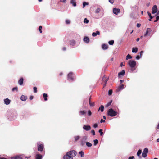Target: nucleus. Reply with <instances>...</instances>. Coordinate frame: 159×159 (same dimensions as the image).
Instances as JSON below:
<instances>
[{
    "instance_id": "27",
    "label": "nucleus",
    "mask_w": 159,
    "mask_h": 159,
    "mask_svg": "<svg viewBox=\"0 0 159 159\" xmlns=\"http://www.w3.org/2000/svg\"><path fill=\"white\" fill-rule=\"evenodd\" d=\"M75 43V41L74 40H71L70 41V45L74 46Z\"/></svg>"
},
{
    "instance_id": "62",
    "label": "nucleus",
    "mask_w": 159,
    "mask_h": 159,
    "mask_svg": "<svg viewBox=\"0 0 159 159\" xmlns=\"http://www.w3.org/2000/svg\"><path fill=\"white\" fill-rule=\"evenodd\" d=\"M124 80H120V84H121L123 82H124Z\"/></svg>"
},
{
    "instance_id": "51",
    "label": "nucleus",
    "mask_w": 159,
    "mask_h": 159,
    "mask_svg": "<svg viewBox=\"0 0 159 159\" xmlns=\"http://www.w3.org/2000/svg\"><path fill=\"white\" fill-rule=\"evenodd\" d=\"M98 127V125L97 124H95L93 125V127L94 128H96Z\"/></svg>"
},
{
    "instance_id": "23",
    "label": "nucleus",
    "mask_w": 159,
    "mask_h": 159,
    "mask_svg": "<svg viewBox=\"0 0 159 159\" xmlns=\"http://www.w3.org/2000/svg\"><path fill=\"white\" fill-rule=\"evenodd\" d=\"M102 81H104L105 83L104 85V86H105L106 85V83L108 81V79L107 78L103 77L102 79Z\"/></svg>"
},
{
    "instance_id": "14",
    "label": "nucleus",
    "mask_w": 159,
    "mask_h": 159,
    "mask_svg": "<svg viewBox=\"0 0 159 159\" xmlns=\"http://www.w3.org/2000/svg\"><path fill=\"white\" fill-rule=\"evenodd\" d=\"M42 156L39 154H37L35 156L36 159H42Z\"/></svg>"
},
{
    "instance_id": "37",
    "label": "nucleus",
    "mask_w": 159,
    "mask_h": 159,
    "mask_svg": "<svg viewBox=\"0 0 159 159\" xmlns=\"http://www.w3.org/2000/svg\"><path fill=\"white\" fill-rule=\"evenodd\" d=\"M99 132L100 133L101 136H102L103 134V132H102V129H100L99 130Z\"/></svg>"
},
{
    "instance_id": "47",
    "label": "nucleus",
    "mask_w": 159,
    "mask_h": 159,
    "mask_svg": "<svg viewBox=\"0 0 159 159\" xmlns=\"http://www.w3.org/2000/svg\"><path fill=\"white\" fill-rule=\"evenodd\" d=\"M91 133L93 135H95V132L94 130H92L91 131Z\"/></svg>"
},
{
    "instance_id": "28",
    "label": "nucleus",
    "mask_w": 159,
    "mask_h": 159,
    "mask_svg": "<svg viewBox=\"0 0 159 159\" xmlns=\"http://www.w3.org/2000/svg\"><path fill=\"white\" fill-rule=\"evenodd\" d=\"M43 97L44 98V100L46 101L47 100V94L44 93L43 94Z\"/></svg>"
},
{
    "instance_id": "29",
    "label": "nucleus",
    "mask_w": 159,
    "mask_h": 159,
    "mask_svg": "<svg viewBox=\"0 0 159 159\" xmlns=\"http://www.w3.org/2000/svg\"><path fill=\"white\" fill-rule=\"evenodd\" d=\"M86 146L89 147H91L92 146V144L89 142H86Z\"/></svg>"
},
{
    "instance_id": "17",
    "label": "nucleus",
    "mask_w": 159,
    "mask_h": 159,
    "mask_svg": "<svg viewBox=\"0 0 159 159\" xmlns=\"http://www.w3.org/2000/svg\"><path fill=\"white\" fill-rule=\"evenodd\" d=\"M70 2L73 6L75 7L76 6V0H71Z\"/></svg>"
},
{
    "instance_id": "5",
    "label": "nucleus",
    "mask_w": 159,
    "mask_h": 159,
    "mask_svg": "<svg viewBox=\"0 0 159 159\" xmlns=\"http://www.w3.org/2000/svg\"><path fill=\"white\" fill-rule=\"evenodd\" d=\"M148 151V149L147 148H145L144 149L142 154L143 157H146Z\"/></svg>"
},
{
    "instance_id": "32",
    "label": "nucleus",
    "mask_w": 159,
    "mask_h": 159,
    "mask_svg": "<svg viewBox=\"0 0 159 159\" xmlns=\"http://www.w3.org/2000/svg\"><path fill=\"white\" fill-rule=\"evenodd\" d=\"M132 58V57L129 54H128L126 57V60H127L128 59H131Z\"/></svg>"
},
{
    "instance_id": "59",
    "label": "nucleus",
    "mask_w": 159,
    "mask_h": 159,
    "mask_svg": "<svg viewBox=\"0 0 159 159\" xmlns=\"http://www.w3.org/2000/svg\"><path fill=\"white\" fill-rule=\"evenodd\" d=\"M14 113L15 114V117L16 118L17 116V113L16 112H14Z\"/></svg>"
},
{
    "instance_id": "43",
    "label": "nucleus",
    "mask_w": 159,
    "mask_h": 159,
    "mask_svg": "<svg viewBox=\"0 0 159 159\" xmlns=\"http://www.w3.org/2000/svg\"><path fill=\"white\" fill-rule=\"evenodd\" d=\"M156 20L154 21V22H156L158 21L159 19V16L156 15Z\"/></svg>"
},
{
    "instance_id": "34",
    "label": "nucleus",
    "mask_w": 159,
    "mask_h": 159,
    "mask_svg": "<svg viewBox=\"0 0 159 159\" xmlns=\"http://www.w3.org/2000/svg\"><path fill=\"white\" fill-rule=\"evenodd\" d=\"M84 23L87 24L89 22V20L87 18H85L84 19Z\"/></svg>"
},
{
    "instance_id": "42",
    "label": "nucleus",
    "mask_w": 159,
    "mask_h": 159,
    "mask_svg": "<svg viewBox=\"0 0 159 159\" xmlns=\"http://www.w3.org/2000/svg\"><path fill=\"white\" fill-rule=\"evenodd\" d=\"M88 3L87 2H84L83 3V7L84 8L86 5H88Z\"/></svg>"
},
{
    "instance_id": "45",
    "label": "nucleus",
    "mask_w": 159,
    "mask_h": 159,
    "mask_svg": "<svg viewBox=\"0 0 159 159\" xmlns=\"http://www.w3.org/2000/svg\"><path fill=\"white\" fill-rule=\"evenodd\" d=\"M15 90H16V91H18V88L17 87H14L12 89L13 91H14Z\"/></svg>"
},
{
    "instance_id": "53",
    "label": "nucleus",
    "mask_w": 159,
    "mask_h": 159,
    "mask_svg": "<svg viewBox=\"0 0 159 159\" xmlns=\"http://www.w3.org/2000/svg\"><path fill=\"white\" fill-rule=\"evenodd\" d=\"M109 2L111 3H113L114 2V0H109Z\"/></svg>"
},
{
    "instance_id": "6",
    "label": "nucleus",
    "mask_w": 159,
    "mask_h": 159,
    "mask_svg": "<svg viewBox=\"0 0 159 159\" xmlns=\"http://www.w3.org/2000/svg\"><path fill=\"white\" fill-rule=\"evenodd\" d=\"M38 150L39 151H42L44 148L43 145V144H39V143H38Z\"/></svg>"
},
{
    "instance_id": "18",
    "label": "nucleus",
    "mask_w": 159,
    "mask_h": 159,
    "mask_svg": "<svg viewBox=\"0 0 159 159\" xmlns=\"http://www.w3.org/2000/svg\"><path fill=\"white\" fill-rule=\"evenodd\" d=\"M102 47L103 50H106L108 48V45L105 44H103L102 45Z\"/></svg>"
},
{
    "instance_id": "64",
    "label": "nucleus",
    "mask_w": 159,
    "mask_h": 159,
    "mask_svg": "<svg viewBox=\"0 0 159 159\" xmlns=\"http://www.w3.org/2000/svg\"><path fill=\"white\" fill-rule=\"evenodd\" d=\"M0 159H6V158H2V157H0Z\"/></svg>"
},
{
    "instance_id": "12",
    "label": "nucleus",
    "mask_w": 159,
    "mask_h": 159,
    "mask_svg": "<svg viewBox=\"0 0 159 159\" xmlns=\"http://www.w3.org/2000/svg\"><path fill=\"white\" fill-rule=\"evenodd\" d=\"M4 102L5 104L6 105H9L11 102V100H9L8 98H7L6 99H5L4 100Z\"/></svg>"
},
{
    "instance_id": "36",
    "label": "nucleus",
    "mask_w": 159,
    "mask_h": 159,
    "mask_svg": "<svg viewBox=\"0 0 159 159\" xmlns=\"http://www.w3.org/2000/svg\"><path fill=\"white\" fill-rule=\"evenodd\" d=\"M98 142L97 139H95L94 140V145H96Z\"/></svg>"
},
{
    "instance_id": "55",
    "label": "nucleus",
    "mask_w": 159,
    "mask_h": 159,
    "mask_svg": "<svg viewBox=\"0 0 159 159\" xmlns=\"http://www.w3.org/2000/svg\"><path fill=\"white\" fill-rule=\"evenodd\" d=\"M141 26V24L139 23H138L137 25V27L138 28L139 27Z\"/></svg>"
},
{
    "instance_id": "38",
    "label": "nucleus",
    "mask_w": 159,
    "mask_h": 159,
    "mask_svg": "<svg viewBox=\"0 0 159 159\" xmlns=\"http://www.w3.org/2000/svg\"><path fill=\"white\" fill-rule=\"evenodd\" d=\"M80 137L79 136H76L75 137V140L76 141L80 139Z\"/></svg>"
},
{
    "instance_id": "13",
    "label": "nucleus",
    "mask_w": 159,
    "mask_h": 159,
    "mask_svg": "<svg viewBox=\"0 0 159 159\" xmlns=\"http://www.w3.org/2000/svg\"><path fill=\"white\" fill-rule=\"evenodd\" d=\"M125 73V71L124 70H122L121 72H120L118 73V77H120L121 76H123Z\"/></svg>"
},
{
    "instance_id": "21",
    "label": "nucleus",
    "mask_w": 159,
    "mask_h": 159,
    "mask_svg": "<svg viewBox=\"0 0 159 159\" xmlns=\"http://www.w3.org/2000/svg\"><path fill=\"white\" fill-rule=\"evenodd\" d=\"M90 99H91V97H90V98H89V104L91 106L93 107L94 106V103L91 102V101Z\"/></svg>"
},
{
    "instance_id": "26",
    "label": "nucleus",
    "mask_w": 159,
    "mask_h": 159,
    "mask_svg": "<svg viewBox=\"0 0 159 159\" xmlns=\"http://www.w3.org/2000/svg\"><path fill=\"white\" fill-rule=\"evenodd\" d=\"M101 11V9L99 8H97L95 11V13L96 14L99 13Z\"/></svg>"
},
{
    "instance_id": "49",
    "label": "nucleus",
    "mask_w": 159,
    "mask_h": 159,
    "mask_svg": "<svg viewBox=\"0 0 159 159\" xmlns=\"http://www.w3.org/2000/svg\"><path fill=\"white\" fill-rule=\"evenodd\" d=\"M88 115L89 116H90L91 115H92V113H91V112L90 111V110H89L88 111Z\"/></svg>"
},
{
    "instance_id": "2",
    "label": "nucleus",
    "mask_w": 159,
    "mask_h": 159,
    "mask_svg": "<svg viewBox=\"0 0 159 159\" xmlns=\"http://www.w3.org/2000/svg\"><path fill=\"white\" fill-rule=\"evenodd\" d=\"M117 114V112L112 109H109L107 112V115L111 117L114 116Z\"/></svg>"
},
{
    "instance_id": "60",
    "label": "nucleus",
    "mask_w": 159,
    "mask_h": 159,
    "mask_svg": "<svg viewBox=\"0 0 159 159\" xmlns=\"http://www.w3.org/2000/svg\"><path fill=\"white\" fill-rule=\"evenodd\" d=\"M124 66V65L123 64V62H121V64H120V66L121 67H122L123 66Z\"/></svg>"
},
{
    "instance_id": "1",
    "label": "nucleus",
    "mask_w": 159,
    "mask_h": 159,
    "mask_svg": "<svg viewBox=\"0 0 159 159\" xmlns=\"http://www.w3.org/2000/svg\"><path fill=\"white\" fill-rule=\"evenodd\" d=\"M76 154V152L74 150L68 152L63 157V159H73Z\"/></svg>"
},
{
    "instance_id": "31",
    "label": "nucleus",
    "mask_w": 159,
    "mask_h": 159,
    "mask_svg": "<svg viewBox=\"0 0 159 159\" xmlns=\"http://www.w3.org/2000/svg\"><path fill=\"white\" fill-rule=\"evenodd\" d=\"M86 112L84 111H80V113L81 115H84L86 114Z\"/></svg>"
},
{
    "instance_id": "19",
    "label": "nucleus",
    "mask_w": 159,
    "mask_h": 159,
    "mask_svg": "<svg viewBox=\"0 0 159 159\" xmlns=\"http://www.w3.org/2000/svg\"><path fill=\"white\" fill-rule=\"evenodd\" d=\"M11 159H22L21 157L18 156H16L14 157H12L11 158Z\"/></svg>"
},
{
    "instance_id": "54",
    "label": "nucleus",
    "mask_w": 159,
    "mask_h": 159,
    "mask_svg": "<svg viewBox=\"0 0 159 159\" xmlns=\"http://www.w3.org/2000/svg\"><path fill=\"white\" fill-rule=\"evenodd\" d=\"M105 122V121L104 120H103V119H102L100 120V123H102L103 122Z\"/></svg>"
},
{
    "instance_id": "63",
    "label": "nucleus",
    "mask_w": 159,
    "mask_h": 159,
    "mask_svg": "<svg viewBox=\"0 0 159 159\" xmlns=\"http://www.w3.org/2000/svg\"><path fill=\"white\" fill-rule=\"evenodd\" d=\"M157 129H159V124H158V125H157Z\"/></svg>"
},
{
    "instance_id": "24",
    "label": "nucleus",
    "mask_w": 159,
    "mask_h": 159,
    "mask_svg": "<svg viewBox=\"0 0 159 159\" xmlns=\"http://www.w3.org/2000/svg\"><path fill=\"white\" fill-rule=\"evenodd\" d=\"M138 51V48H133L132 49V52L136 53Z\"/></svg>"
},
{
    "instance_id": "15",
    "label": "nucleus",
    "mask_w": 159,
    "mask_h": 159,
    "mask_svg": "<svg viewBox=\"0 0 159 159\" xmlns=\"http://www.w3.org/2000/svg\"><path fill=\"white\" fill-rule=\"evenodd\" d=\"M100 34V32L99 31H97L96 32H93L92 33V35L93 37H95L97 35H99Z\"/></svg>"
},
{
    "instance_id": "44",
    "label": "nucleus",
    "mask_w": 159,
    "mask_h": 159,
    "mask_svg": "<svg viewBox=\"0 0 159 159\" xmlns=\"http://www.w3.org/2000/svg\"><path fill=\"white\" fill-rule=\"evenodd\" d=\"M42 26H39V32L40 33H42Z\"/></svg>"
},
{
    "instance_id": "25",
    "label": "nucleus",
    "mask_w": 159,
    "mask_h": 159,
    "mask_svg": "<svg viewBox=\"0 0 159 159\" xmlns=\"http://www.w3.org/2000/svg\"><path fill=\"white\" fill-rule=\"evenodd\" d=\"M104 106L103 105H101L99 108L98 111L100 110L101 112H102L104 111Z\"/></svg>"
},
{
    "instance_id": "22",
    "label": "nucleus",
    "mask_w": 159,
    "mask_h": 159,
    "mask_svg": "<svg viewBox=\"0 0 159 159\" xmlns=\"http://www.w3.org/2000/svg\"><path fill=\"white\" fill-rule=\"evenodd\" d=\"M23 82V78H21L19 81L18 83L20 85H22Z\"/></svg>"
},
{
    "instance_id": "7",
    "label": "nucleus",
    "mask_w": 159,
    "mask_h": 159,
    "mask_svg": "<svg viewBox=\"0 0 159 159\" xmlns=\"http://www.w3.org/2000/svg\"><path fill=\"white\" fill-rule=\"evenodd\" d=\"M157 11V8L156 5H154L152 8V13L155 14Z\"/></svg>"
},
{
    "instance_id": "46",
    "label": "nucleus",
    "mask_w": 159,
    "mask_h": 159,
    "mask_svg": "<svg viewBox=\"0 0 159 159\" xmlns=\"http://www.w3.org/2000/svg\"><path fill=\"white\" fill-rule=\"evenodd\" d=\"M112 90H110L108 91V94L109 95H111L112 93Z\"/></svg>"
},
{
    "instance_id": "50",
    "label": "nucleus",
    "mask_w": 159,
    "mask_h": 159,
    "mask_svg": "<svg viewBox=\"0 0 159 159\" xmlns=\"http://www.w3.org/2000/svg\"><path fill=\"white\" fill-rule=\"evenodd\" d=\"M141 57L139 55H137L136 57V59L137 60L139 59Z\"/></svg>"
},
{
    "instance_id": "3",
    "label": "nucleus",
    "mask_w": 159,
    "mask_h": 159,
    "mask_svg": "<svg viewBox=\"0 0 159 159\" xmlns=\"http://www.w3.org/2000/svg\"><path fill=\"white\" fill-rule=\"evenodd\" d=\"M128 64L131 68H134L136 65V62L134 60H131L129 61Z\"/></svg>"
},
{
    "instance_id": "52",
    "label": "nucleus",
    "mask_w": 159,
    "mask_h": 159,
    "mask_svg": "<svg viewBox=\"0 0 159 159\" xmlns=\"http://www.w3.org/2000/svg\"><path fill=\"white\" fill-rule=\"evenodd\" d=\"M66 0H60V2L65 3L66 2Z\"/></svg>"
},
{
    "instance_id": "35",
    "label": "nucleus",
    "mask_w": 159,
    "mask_h": 159,
    "mask_svg": "<svg viewBox=\"0 0 159 159\" xmlns=\"http://www.w3.org/2000/svg\"><path fill=\"white\" fill-rule=\"evenodd\" d=\"M114 43V40H111L109 41L108 43L110 45H112Z\"/></svg>"
},
{
    "instance_id": "56",
    "label": "nucleus",
    "mask_w": 159,
    "mask_h": 159,
    "mask_svg": "<svg viewBox=\"0 0 159 159\" xmlns=\"http://www.w3.org/2000/svg\"><path fill=\"white\" fill-rule=\"evenodd\" d=\"M143 51H141V52H140V56L141 57V56H142V54H143Z\"/></svg>"
},
{
    "instance_id": "58",
    "label": "nucleus",
    "mask_w": 159,
    "mask_h": 159,
    "mask_svg": "<svg viewBox=\"0 0 159 159\" xmlns=\"http://www.w3.org/2000/svg\"><path fill=\"white\" fill-rule=\"evenodd\" d=\"M33 98V96H31L30 97V100H32Z\"/></svg>"
},
{
    "instance_id": "20",
    "label": "nucleus",
    "mask_w": 159,
    "mask_h": 159,
    "mask_svg": "<svg viewBox=\"0 0 159 159\" xmlns=\"http://www.w3.org/2000/svg\"><path fill=\"white\" fill-rule=\"evenodd\" d=\"M89 39L87 37H85L84 39V42L88 43L89 42Z\"/></svg>"
},
{
    "instance_id": "4",
    "label": "nucleus",
    "mask_w": 159,
    "mask_h": 159,
    "mask_svg": "<svg viewBox=\"0 0 159 159\" xmlns=\"http://www.w3.org/2000/svg\"><path fill=\"white\" fill-rule=\"evenodd\" d=\"M151 31L150 28H147L146 29V32L144 34V37H146L149 36L150 34Z\"/></svg>"
},
{
    "instance_id": "61",
    "label": "nucleus",
    "mask_w": 159,
    "mask_h": 159,
    "mask_svg": "<svg viewBox=\"0 0 159 159\" xmlns=\"http://www.w3.org/2000/svg\"><path fill=\"white\" fill-rule=\"evenodd\" d=\"M147 13L149 16H150L151 15V14L150 13H149L148 11H147Z\"/></svg>"
},
{
    "instance_id": "48",
    "label": "nucleus",
    "mask_w": 159,
    "mask_h": 159,
    "mask_svg": "<svg viewBox=\"0 0 159 159\" xmlns=\"http://www.w3.org/2000/svg\"><path fill=\"white\" fill-rule=\"evenodd\" d=\"M66 24H69L70 23V21L68 20H66Z\"/></svg>"
},
{
    "instance_id": "41",
    "label": "nucleus",
    "mask_w": 159,
    "mask_h": 159,
    "mask_svg": "<svg viewBox=\"0 0 159 159\" xmlns=\"http://www.w3.org/2000/svg\"><path fill=\"white\" fill-rule=\"evenodd\" d=\"M111 102H112V101H111V102H109L108 103H107L106 105V107H108V106H110L111 105Z\"/></svg>"
},
{
    "instance_id": "30",
    "label": "nucleus",
    "mask_w": 159,
    "mask_h": 159,
    "mask_svg": "<svg viewBox=\"0 0 159 159\" xmlns=\"http://www.w3.org/2000/svg\"><path fill=\"white\" fill-rule=\"evenodd\" d=\"M142 152V151L141 150L139 149V150L137 153V155L138 156H139L141 153Z\"/></svg>"
},
{
    "instance_id": "10",
    "label": "nucleus",
    "mask_w": 159,
    "mask_h": 159,
    "mask_svg": "<svg viewBox=\"0 0 159 159\" xmlns=\"http://www.w3.org/2000/svg\"><path fill=\"white\" fill-rule=\"evenodd\" d=\"M73 73L72 72H70L67 75V78L68 80H73L72 77Z\"/></svg>"
},
{
    "instance_id": "33",
    "label": "nucleus",
    "mask_w": 159,
    "mask_h": 159,
    "mask_svg": "<svg viewBox=\"0 0 159 159\" xmlns=\"http://www.w3.org/2000/svg\"><path fill=\"white\" fill-rule=\"evenodd\" d=\"M79 154L81 156V157H84V152L83 151H80L79 152Z\"/></svg>"
},
{
    "instance_id": "57",
    "label": "nucleus",
    "mask_w": 159,
    "mask_h": 159,
    "mask_svg": "<svg viewBox=\"0 0 159 159\" xmlns=\"http://www.w3.org/2000/svg\"><path fill=\"white\" fill-rule=\"evenodd\" d=\"M134 156H131L129 157L128 159H133L134 158Z\"/></svg>"
},
{
    "instance_id": "40",
    "label": "nucleus",
    "mask_w": 159,
    "mask_h": 159,
    "mask_svg": "<svg viewBox=\"0 0 159 159\" xmlns=\"http://www.w3.org/2000/svg\"><path fill=\"white\" fill-rule=\"evenodd\" d=\"M34 92L35 93L37 92V88L36 87H34L33 88Z\"/></svg>"
},
{
    "instance_id": "9",
    "label": "nucleus",
    "mask_w": 159,
    "mask_h": 159,
    "mask_svg": "<svg viewBox=\"0 0 159 159\" xmlns=\"http://www.w3.org/2000/svg\"><path fill=\"white\" fill-rule=\"evenodd\" d=\"M87 137L85 136H84L83 138V139L81 140V145L82 146H84L85 144V141L87 140Z\"/></svg>"
},
{
    "instance_id": "39",
    "label": "nucleus",
    "mask_w": 159,
    "mask_h": 159,
    "mask_svg": "<svg viewBox=\"0 0 159 159\" xmlns=\"http://www.w3.org/2000/svg\"><path fill=\"white\" fill-rule=\"evenodd\" d=\"M124 88V85L123 84H122V85H120L119 87V89L120 90H121V89H123Z\"/></svg>"
},
{
    "instance_id": "16",
    "label": "nucleus",
    "mask_w": 159,
    "mask_h": 159,
    "mask_svg": "<svg viewBox=\"0 0 159 159\" xmlns=\"http://www.w3.org/2000/svg\"><path fill=\"white\" fill-rule=\"evenodd\" d=\"M27 98V96L23 95H22L20 98L21 100L22 101H25Z\"/></svg>"
},
{
    "instance_id": "11",
    "label": "nucleus",
    "mask_w": 159,
    "mask_h": 159,
    "mask_svg": "<svg viewBox=\"0 0 159 159\" xmlns=\"http://www.w3.org/2000/svg\"><path fill=\"white\" fill-rule=\"evenodd\" d=\"M120 11V9L116 8H114L113 9V12L116 15H117Z\"/></svg>"
},
{
    "instance_id": "8",
    "label": "nucleus",
    "mask_w": 159,
    "mask_h": 159,
    "mask_svg": "<svg viewBox=\"0 0 159 159\" xmlns=\"http://www.w3.org/2000/svg\"><path fill=\"white\" fill-rule=\"evenodd\" d=\"M91 127L89 125H84L83 126V129H84L86 131H88L91 129Z\"/></svg>"
}]
</instances>
